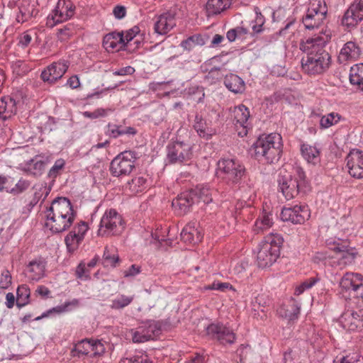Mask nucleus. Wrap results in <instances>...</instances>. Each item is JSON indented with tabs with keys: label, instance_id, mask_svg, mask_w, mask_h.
Masks as SVG:
<instances>
[{
	"label": "nucleus",
	"instance_id": "3",
	"mask_svg": "<svg viewBox=\"0 0 363 363\" xmlns=\"http://www.w3.org/2000/svg\"><path fill=\"white\" fill-rule=\"evenodd\" d=\"M279 191L286 200L295 198L300 192L306 193L308 189V182L303 169L296 167L292 173L281 171L277 179Z\"/></svg>",
	"mask_w": 363,
	"mask_h": 363
},
{
	"label": "nucleus",
	"instance_id": "20",
	"mask_svg": "<svg viewBox=\"0 0 363 363\" xmlns=\"http://www.w3.org/2000/svg\"><path fill=\"white\" fill-rule=\"evenodd\" d=\"M331 250L335 252L333 263L340 268L352 264L357 255L353 249H348L347 246L339 242H334Z\"/></svg>",
	"mask_w": 363,
	"mask_h": 363
},
{
	"label": "nucleus",
	"instance_id": "60",
	"mask_svg": "<svg viewBox=\"0 0 363 363\" xmlns=\"http://www.w3.org/2000/svg\"><path fill=\"white\" fill-rule=\"evenodd\" d=\"M141 272V267L137 264H132L130 267L123 272L124 277H135Z\"/></svg>",
	"mask_w": 363,
	"mask_h": 363
},
{
	"label": "nucleus",
	"instance_id": "49",
	"mask_svg": "<svg viewBox=\"0 0 363 363\" xmlns=\"http://www.w3.org/2000/svg\"><path fill=\"white\" fill-rule=\"evenodd\" d=\"M143 327L147 332L146 335H150V340L157 335L161 328L160 323L155 320H147L143 324Z\"/></svg>",
	"mask_w": 363,
	"mask_h": 363
},
{
	"label": "nucleus",
	"instance_id": "33",
	"mask_svg": "<svg viewBox=\"0 0 363 363\" xmlns=\"http://www.w3.org/2000/svg\"><path fill=\"white\" fill-rule=\"evenodd\" d=\"M103 45L108 50H120L125 46L123 34L121 33H111L106 35L103 40Z\"/></svg>",
	"mask_w": 363,
	"mask_h": 363
},
{
	"label": "nucleus",
	"instance_id": "47",
	"mask_svg": "<svg viewBox=\"0 0 363 363\" xmlns=\"http://www.w3.org/2000/svg\"><path fill=\"white\" fill-rule=\"evenodd\" d=\"M134 299V296L118 294L112 301L111 308L116 310L122 309L130 305Z\"/></svg>",
	"mask_w": 363,
	"mask_h": 363
},
{
	"label": "nucleus",
	"instance_id": "62",
	"mask_svg": "<svg viewBox=\"0 0 363 363\" xmlns=\"http://www.w3.org/2000/svg\"><path fill=\"white\" fill-rule=\"evenodd\" d=\"M65 164V162L63 159L57 160L55 162L54 165L50 169L49 175L50 177H55L58 172L64 167Z\"/></svg>",
	"mask_w": 363,
	"mask_h": 363
},
{
	"label": "nucleus",
	"instance_id": "61",
	"mask_svg": "<svg viewBox=\"0 0 363 363\" xmlns=\"http://www.w3.org/2000/svg\"><path fill=\"white\" fill-rule=\"evenodd\" d=\"M140 29L138 27L135 26L133 28L130 29L125 33V35H123L124 37V44L126 45L128 43L134 40V38L139 33Z\"/></svg>",
	"mask_w": 363,
	"mask_h": 363
},
{
	"label": "nucleus",
	"instance_id": "2",
	"mask_svg": "<svg viewBox=\"0 0 363 363\" xmlns=\"http://www.w3.org/2000/svg\"><path fill=\"white\" fill-rule=\"evenodd\" d=\"M282 147L281 135L272 133L260 135L252 145L250 151L257 160L272 164L279 160Z\"/></svg>",
	"mask_w": 363,
	"mask_h": 363
},
{
	"label": "nucleus",
	"instance_id": "31",
	"mask_svg": "<svg viewBox=\"0 0 363 363\" xmlns=\"http://www.w3.org/2000/svg\"><path fill=\"white\" fill-rule=\"evenodd\" d=\"M196 225V223H190L183 228L181 238L184 242L194 245L201 241L202 235Z\"/></svg>",
	"mask_w": 363,
	"mask_h": 363
},
{
	"label": "nucleus",
	"instance_id": "53",
	"mask_svg": "<svg viewBox=\"0 0 363 363\" xmlns=\"http://www.w3.org/2000/svg\"><path fill=\"white\" fill-rule=\"evenodd\" d=\"M147 332L142 326L139 327L137 330L133 333V341L134 342H145L150 340V335H146Z\"/></svg>",
	"mask_w": 363,
	"mask_h": 363
},
{
	"label": "nucleus",
	"instance_id": "13",
	"mask_svg": "<svg viewBox=\"0 0 363 363\" xmlns=\"http://www.w3.org/2000/svg\"><path fill=\"white\" fill-rule=\"evenodd\" d=\"M342 291L363 301V276L360 274L347 272L340 281Z\"/></svg>",
	"mask_w": 363,
	"mask_h": 363
},
{
	"label": "nucleus",
	"instance_id": "34",
	"mask_svg": "<svg viewBox=\"0 0 363 363\" xmlns=\"http://www.w3.org/2000/svg\"><path fill=\"white\" fill-rule=\"evenodd\" d=\"M362 20L363 15L350 5L342 16V25L347 28H354Z\"/></svg>",
	"mask_w": 363,
	"mask_h": 363
},
{
	"label": "nucleus",
	"instance_id": "64",
	"mask_svg": "<svg viewBox=\"0 0 363 363\" xmlns=\"http://www.w3.org/2000/svg\"><path fill=\"white\" fill-rule=\"evenodd\" d=\"M32 36L28 31L23 33L19 37L18 45L22 48L27 47L31 42Z\"/></svg>",
	"mask_w": 363,
	"mask_h": 363
},
{
	"label": "nucleus",
	"instance_id": "45",
	"mask_svg": "<svg viewBox=\"0 0 363 363\" xmlns=\"http://www.w3.org/2000/svg\"><path fill=\"white\" fill-rule=\"evenodd\" d=\"M16 294V305L18 308L23 307L29 303L30 291L27 285L22 284L19 286Z\"/></svg>",
	"mask_w": 363,
	"mask_h": 363
},
{
	"label": "nucleus",
	"instance_id": "29",
	"mask_svg": "<svg viewBox=\"0 0 363 363\" xmlns=\"http://www.w3.org/2000/svg\"><path fill=\"white\" fill-rule=\"evenodd\" d=\"M301 153L303 159L313 165L318 164L320 161V150L316 145L304 143L301 145Z\"/></svg>",
	"mask_w": 363,
	"mask_h": 363
},
{
	"label": "nucleus",
	"instance_id": "48",
	"mask_svg": "<svg viewBox=\"0 0 363 363\" xmlns=\"http://www.w3.org/2000/svg\"><path fill=\"white\" fill-rule=\"evenodd\" d=\"M318 281H319V279L316 277H310L306 279L300 285L296 287L294 294L297 296L301 295L305 291L311 289Z\"/></svg>",
	"mask_w": 363,
	"mask_h": 363
},
{
	"label": "nucleus",
	"instance_id": "5",
	"mask_svg": "<svg viewBox=\"0 0 363 363\" xmlns=\"http://www.w3.org/2000/svg\"><path fill=\"white\" fill-rule=\"evenodd\" d=\"M186 14V4L182 0H176L167 10L156 18L154 23L155 32L165 35L177 25V21Z\"/></svg>",
	"mask_w": 363,
	"mask_h": 363
},
{
	"label": "nucleus",
	"instance_id": "40",
	"mask_svg": "<svg viewBox=\"0 0 363 363\" xmlns=\"http://www.w3.org/2000/svg\"><path fill=\"white\" fill-rule=\"evenodd\" d=\"M147 188V179L143 176L135 177L126 185V189L133 195L145 191Z\"/></svg>",
	"mask_w": 363,
	"mask_h": 363
},
{
	"label": "nucleus",
	"instance_id": "59",
	"mask_svg": "<svg viewBox=\"0 0 363 363\" xmlns=\"http://www.w3.org/2000/svg\"><path fill=\"white\" fill-rule=\"evenodd\" d=\"M264 18L260 13H257L256 19L252 22V29L255 33H259L262 31Z\"/></svg>",
	"mask_w": 363,
	"mask_h": 363
},
{
	"label": "nucleus",
	"instance_id": "18",
	"mask_svg": "<svg viewBox=\"0 0 363 363\" xmlns=\"http://www.w3.org/2000/svg\"><path fill=\"white\" fill-rule=\"evenodd\" d=\"M284 221L294 224H302L311 216L310 210L306 205H296L293 207H284L280 214Z\"/></svg>",
	"mask_w": 363,
	"mask_h": 363
},
{
	"label": "nucleus",
	"instance_id": "28",
	"mask_svg": "<svg viewBox=\"0 0 363 363\" xmlns=\"http://www.w3.org/2000/svg\"><path fill=\"white\" fill-rule=\"evenodd\" d=\"M18 102L13 96H5L1 97L0 99V117L3 120H6L15 115Z\"/></svg>",
	"mask_w": 363,
	"mask_h": 363
},
{
	"label": "nucleus",
	"instance_id": "7",
	"mask_svg": "<svg viewBox=\"0 0 363 363\" xmlns=\"http://www.w3.org/2000/svg\"><path fill=\"white\" fill-rule=\"evenodd\" d=\"M125 229L122 216L113 208L106 210L99 225L98 235L101 237L121 235Z\"/></svg>",
	"mask_w": 363,
	"mask_h": 363
},
{
	"label": "nucleus",
	"instance_id": "17",
	"mask_svg": "<svg viewBox=\"0 0 363 363\" xmlns=\"http://www.w3.org/2000/svg\"><path fill=\"white\" fill-rule=\"evenodd\" d=\"M206 334L212 339L217 340L220 344H233L236 340V335L233 330L227 325L215 323L208 325L206 328Z\"/></svg>",
	"mask_w": 363,
	"mask_h": 363
},
{
	"label": "nucleus",
	"instance_id": "15",
	"mask_svg": "<svg viewBox=\"0 0 363 363\" xmlns=\"http://www.w3.org/2000/svg\"><path fill=\"white\" fill-rule=\"evenodd\" d=\"M167 158L172 164L187 162L192 157L191 145L184 142L169 143L167 146Z\"/></svg>",
	"mask_w": 363,
	"mask_h": 363
},
{
	"label": "nucleus",
	"instance_id": "22",
	"mask_svg": "<svg viewBox=\"0 0 363 363\" xmlns=\"http://www.w3.org/2000/svg\"><path fill=\"white\" fill-rule=\"evenodd\" d=\"M340 325L347 331L363 330V315H360L353 310L342 313L338 320Z\"/></svg>",
	"mask_w": 363,
	"mask_h": 363
},
{
	"label": "nucleus",
	"instance_id": "51",
	"mask_svg": "<svg viewBox=\"0 0 363 363\" xmlns=\"http://www.w3.org/2000/svg\"><path fill=\"white\" fill-rule=\"evenodd\" d=\"M11 67L13 72L17 75H24L30 70L27 63L22 60L13 62Z\"/></svg>",
	"mask_w": 363,
	"mask_h": 363
},
{
	"label": "nucleus",
	"instance_id": "9",
	"mask_svg": "<svg viewBox=\"0 0 363 363\" xmlns=\"http://www.w3.org/2000/svg\"><path fill=\"white\" fill-rule=\"evenodd\" d=\"M75 6L70 0H59L46 19V26L53 28L69 20L74 14Z\"/></svg>",
	"mask_w": 363,
	"mask_h": 363
},
{
	"label": "nucleus",
	"instance_id": "14",
	"mask_svg": "<svg viewBox=\"0 0 363 363\" xmlns=\"http://www.w3.org/2000/svg\"><path fill=\"white\" fill-rule=\"evenodd\" d=\"M331 38V32L325 30L323 35L314 38H309L300 44V50L303 52L306 56L319 55L323 53H328L325 47Z\"/></svg>",
	"mask_w": 363,
	"mask_h": 363
},
{
	"label": "nucleus",
	"instance_id": "25",
	"mask_svg": "<svg viewBox=\"0 0 363 363\" xmlns=\"http://www.w3.org/2000/svg\"><path fill=\"white\" fill-rule=\"evenodd\" d=\"M193 191H184L173 199L172 206L179 215H184L190 211L191 207L195 203Z\"/></svg>",
	"mask_w": 363,
	"mask_h": 363
},
{
	"label": "nucleus",
	"instance_id": "42",
	"mask_svg": "<svg viewBox=\"0 0 363 363\" xmlns=\"http://www.w3.org/2000/svg\"><path fill=\"white\" fill-rule=\"evenodd\" d=\"M350 82L363 91V63L356 64L350 68Z\"/></svg>",
	"mask_w": 363,
	"mask_h": 363
},
{
	"label": "nucleus",
	"instance_id": "10",
	"mask_svg": "<svg viewBox=\"0 0 363 363\" xmlns=\"http://www.w3.org/2000/svg\"><path fill=\"white\" fill-rule=\"evenodd\" d=\"M137 154L133 151H124L118 155L111 162L110 171L113 176L128 175L135 167Z\"/></svg>",
	"mask_w": 363,
	"mask_h": 363
},
{
	"label": "nucleus",
	"instance_id": "56",
	"mask_svg": "<svg viewBox=\"0 0 363 363\" xmlns=\"http://www.w3.org/2000/svg\"><path fill=\"white\" fill-rule=\"evenodd\" d=\"M105 135L112 138H118L120 137V132L118 130V125L108 123L105 128Z\"/></svg>",
	"mask_w": 363,
	"mask_h": 363
},
{
	"label": "nucleus",
	"instance_id": "35",
	"mask_svg": "<svg viewBox=\"0 0 363 363\" xmlns=\"http://www.w3.org/2000/svg\"><path fill=\"white\" fill-rule=\"evenodd\" d=\"M232 0H208L206 11L208 16L221 13L231 5Z\"/></svg>",
	"mask_w": 363,
	"mask_h": 363
},
{
	"label": "nucleus",
	"instance_id": "46",
	"mask_svg": "<svg viewBox=\"0 0 363 363\" xmlns=\"http://www.w3.org/2000/svg\"><path fill=\"white\" fill-rule=\"evenodd\" d=\"M204 44L205 41L201 35H193L186 40H182L180 43V46L185 50L191 51L196 46H201Z\"/></svg>",
	"mask_w": 363,
	"mask_h": 363
},
{
	"label": "nucleus",
	"instance_id": "32",
	"mask_svg": "<svg viewBox=\"0 0 363 363\" xmlns=\"http://www.w3.org/2000/svg\"><path fill=\"white\" fill-rule=\"evenodd\" d=\"M193 127L198 135L206 140L211 138L216 133L211 124L199 115L195 116Z\"/></svg>",
	"mask_w": 363,
	"mask_h": 363
},
{
	"label": "nucleus",
	"instance_id": "57",
	"mask_svg": "<svg viewBox=\"0 0 363 363\" xmlns=\"http://www.w3.org/2000/svg\"><path fill=\"white\" fill-rule=\"evenodd\" d=\"M223 73L218 67L212 68L206 75V79L211 83H216L217 81L220 80L223 77Z\"/></svg>",
	"mask_w": 363,
	"mask_h": 363
},
{
	"label": "nucleus",
	"instance_id": "36",
	"mask_svg": "<svg viewBox=\"0 0 363 363\" xmlns=\"http://www.w3.org/2000/svg\"><path fill=\"white\" fill-rule=\"evenodd\" d=\"M300 309V304L292 299L290 304L281 306L278 309V313L282 318L294 321L298 318Z\"/></svg>",
	"mask_w": 363,
	"mask_h": 363
},
{
	"label": "nucleus",
	"instance_id": "55",
	"mask_svg": "<svg viewBox=\"0 0 363 363\" xmlns=\"http://www.w3.org/2000/svg\"><path fill=\"white\" fill-rule=\"evenodd\" d=\"M147 357L142 354L130 355L123 357L119 363H147Z\"/></svg>",
	"mask_w": 363,
	"mask_h": 363
},
{
	"label": "nucleus",
	"instance_id": "27",
	"mask_svg": "<svg viewBox=\"0 0 363 363\" xmlns=\"http://www.w3.org/2000/svg\"><path fill=\"white\" fill-rule=\"evenodd\" d=\"M38 13L33 4H30L29 0H21L18 4V11L16 13V21L23 23L30 21Z\"/></svg>",
	"mask_w": 363,
	"mask_h": 363
},
{
	"label": "nucleus",
	"instance_id": "52",
	"mask_svg": "<svg viewBox=\"0 0 363 363\" xmlns=\"http://www.w3.org/2000/svg\"><path fill=\"white\" fill-rule=\"evenodd\" d=\"M147 332L142 326L139 327L137 330L133 333V341L134 342H145L150 340V335H146Z\"/></svg>",
	"mask_w": 363,
	"mask_h": 363
},
{
	"label": "nucleus",
	"instance_id": "50",
	"mask_svg": "<svg viewBox=\"0 0 363 363\" xmlns=\"http://www.w3.org/2000/svg\"><path fill=\"white\" fill-rule=\"evenodd\" d=\"M104 265L105 267H116V264L118 262L119 257L116 254H111L108 247H106L103 255Z\"/></svg>",
	"mask_w": 363,
	"mask_h": 363
},
{
	"label": "nucleus",
	"instance_id": "30",
	"mask_svg": "<svg viewBox=\"0 0 363 363\" xmlns=\"http://www.w3.org/2000/svg\"><path fill=\"white\" fill-rule=\"evenodd\" d=\"M79 305V301L74 298L70 301H66L64 304L53 307L41 315L38 316L35 318V320H39L44 318L53 316L55 315L61 314L70 311L72 308L78 307Z\"/></svg>",
	"mask_w": 363,
	"mask_h": 363
},
{
	"label": "nucleus",
	"instance_id": "38",
	"mask_svg": "<svg viewBox=\"0 0 363 363\" xmlns=\"http://www.w3.org/2000/svg\"><path fill=\"white\" fill-rule=\"evenodd\" d=\"M273 225L272 214L267 212H262L257 218L253 230L256 233H259L271 228Z\"/></svg>",
	"mask_w": 363,
	"mask_h": 363
},
{
	"label": "nucleus",
	"instance_id": "1",
	"mask_svg": "<svg viewBox=\"0 0 363 363\" xmlns=\"http://www.w3.org/2000/svg\"><path fill=\"white\" fill-rule=\"evenodd\" d=\"M75 217L76 212L70 200L66 197H58L45 211V226L52 233H60L71 227Z\"/></svg>",
	"mask_w": 363,
	"mask_h": 363
},
{
	"label": "nucleus",
	"instance_id": "23",
	"mask_svg": "<svg viewBox=\"0 0 363 363\" xmlns=\"http://www.w3.org/2000/svg\"><path fill=\"white\" fill-rule=\"evenodd\" d=\"M361 54L359 44L355 41H348L340 49L337 60L340 64L346 65L357 60Z\"/></svg>",
	"mask_w": 363,
	"mask_h": 363
},
{
	"label": "nucleus",
	"instance_id": "58",
	"mask_svg": "<svg viewBox=\"0 0 363 363\" xmlns=\"http://www.w3.org/2000/svg\"><path fill=\"white\" fill-rule=\"evenodd\" d=\"M76 275L78 279L81 280H88L90 279L89 271L86 269V265L84 262L79 264L76 269Z\"/></svg>",
	"mask_w": 363,
	"mask_h": 363
},
{
	"label": "nucleus",
	"instance_id": "8",
	"mask_svg": "<svg viewBox=\"0 0 363 363\" xmlns=\"http://www.w3.org/2000/svg\"><path fill=\"white\" fill-rule=\"evenodd\" d=\"M328 14V6L324 0H311L302 23L306 29L311 30L319 28Z\"/></svg>",
	"mask_w": 363,
	"mask_h": 363
},
{
	"label": "nucleus",
	"instance_id": "44",
	"mask_svg": "<svg viewBox=\"0 0 363 363\" xmlns=\"http://www.w3.org/2000/svg\"><path fill=\"white\" fill-rule=\"evenodd\" d=\"M342 118V116L335 112H331L323 115L320 119V127L322 129L329 128L330 127L337 124Z\"/></svg>",
	"mask_w": 363,
	"mask_h": 363
},
{
	"label": "nucleus",
	"instance_id": "21",
	"mask_svg": "<svg viewBox=\"0 0 363 363\" xmlns=\"http://www.w3.org/2000/svg\"><path fill=\"white\" fill-rule=\"evenodd\" d=\"M349 174L354 178L363 177V152L358 149L352 150L346 157Z\"/></svg>",
	"mask_w": 363,
	"mask_h": 363
},
{
	"label": "nucleus",
	"instance_id": "39",
	"mask_svg": "<svg viewBox=\"0 0 363 363\" xmlns=\"http://www.w3.org/2000/svg\"><path fill=\"white\" fill-rule=\"evenodd\" d=\"M194 194V199L203 201L204 203H209L213 201V195L216 191L208 186H198L195 189L191 190Z\"/></svg>",
	"mask_w": 363,
	"mask_h": 363
},
{
	"label": "nucleus",
	"instance_id": "16",
	"mask_svg": "<svg viewBox=\"0 0 363 363\" xmlns=\"http://www.w3.org/2000/svg\"><path fill=\"white\" fill-rule=\"evenodd\" d=\"M88 230L89 226L84 221H80L74 225L72 230L65 238V243L68 253L72 255L78 250Z\"/></svg>",
	"mask_w": 363,
	"mask_h": 363
},
{
	"label": "nucleus",
	"instance_id": "26",
	"mask_svg": "<svg viewBox=\"0 0 363 363\" xmlns=\"http://www.w3.org/2000/svg\"><path fill=\"white\" fill-rule=\"evenodd\" d=\"M46 262L41 257L35 258L26 266L24 273L30 281H39L45 275Z\"/></svg>",
	"mask_w": 363,
	"mask_h": 363
},
{
	"label": "nucleus",
	"instance_id": "19",
	"mask_svg": "<svg viewBox=\"0 0 363 363\" xmlns=\"http://www.w3.org/2000/svg\"><path fill=\"white\" fill-rule=\"evenodd\" d=\"M68 67L69 62L67 60L55 62L48 66L41 72V79L44 82H47L50 84H55L58 79L62 77Z\"/></svg>",
	"mask_w": 363,
	"mask_h": 363
},
{
	"label": "nucleus",
	"instance_id": "63",
	"mask_svg": "<svg viewBox=\"0 0 363 363\" xmlns=\"http://www.w3.org/2000/svg\"><path fill=\"white\" fill-rule=\"evenodd\" d=\"M232 286L229 283L226 282H213L209 285L207 289L210 290H218L224 291L228 289H231Z\"/></svg>",
	"mask_w": 363,
	"mask_h": 363
},
{
	"label": "nucleus",
	"instance_id": "11",
	"mask_svg": "<svg viewBox=\"0 0 363 363\" xmlns=\"http://www.w3.org/2000/svg\"><path fill=\"white\" fill-rule=\"evenodd\" d=\"M331 57L329 53L314 56H304L301 59L303 71L308 75H318L324 73L330 67Z\"/></svg>",
	"mask_w": 363,
	"mask_h": 363
},
{
	"label": "nucleus",
	"instance_id": "4",
	"mask_svg": "<svg viewBox=\"0 0 363 363\" xmlns=\"http://www.w3.org/2000/svg\"><path fill=\"white\" fill-rule=\"evenodd\" d=\"M284 239L280 234L269 233L259 242L257 252L259 267L265 268L276 262L280 255Z\"/></svg>",
	"mask_w": 363,
	"mask_h": 363
},
{
	"label": "nucleus",
	"instance_id": "37",
	"mask_svg": "<svg viewBox=\"0 0 363 363\" xmlns=\"http://www.w3.org/2000/svg\"><path fill=\"white\" fill-rule=\"evenodd\" d=\"M224 84L229 91L235 94L242 93L245 89V82L242 79L234 74L225 76Z\"/></svg>",
	"mask_w": 363,
	"mask_h": 363
},
{
	"label": "nucleus",
	"instance_id": "54",
	"mask_svg": "<svg viewBox=\"0 0 363 363\" xmlns=\"http://www.w3.org/2000/svg\"><path fill=\"white\" fill-rule=\"evenodd\" d=\"M11 275L9 271L4 269L1 271L0 274V288L3 289H8L11 285Z\"/></svg>",
	"mask_w": 363,
	"mask_h": 363
},
{
	"label": "nucleus",
	"instance_id": "12",
	"mask_svg": "<svg viewBox=\"0 0 363 363\" xmlns=\"http://www.w3.org/2000/svg\"><path fill=\"white\" fill-rule=\"evenodd\" d=\"M105 350V346L101 340L84 339L74 345L71 355L78 358L84 356L97 357L101 356Z\"/></svg>",
	"mask_w": 363,
	"mask_h": 363
},
{
	"label": "nucleus",
	"instance_id": "6",
	"mask_svg": "<svg viewBox=\"0 0 363 363\" xmlns=\"http://www.w3.org/2000/svg\"><path fill=\"white\" fill-rule=\"evenodd\" d=\"M216 175L228 184H237L245 173L244 165L235 158H222L218 160Z\"/></svg>",
	"mask_w": 363,
	"mask_h": 363
},
{
	"label": "nucleus",
	"instance_id": "24",
	"mask_svg": "<svg viewBox=\"0 0 363 363\" xmlns=\"http://www.w3.org/2000/svg\"><path fill=\"white\" fill-rule=\"evenodd\" d=\"M231 113V118L235 122V125L242 128V130L238 133V135L243 137L247 133V128L249 127V118L250 111L243 104H240L237 106L230 108Z\"/></svg>",
	"mask_w": 363,
	"mask_h": 363
},
{
	"label": "nucleus",
	"instance_id": "43",
	"mask_svg": "<svg viewBox=\"0 0 363 363\" xmlns=\"http://www.w3.org/2000/svg\"><path fill=\"white\" fill-rule=\"evenodd\" d=\"M33 198L30 205L35 206L41 199L44 201L50 192V188L46 184H35L33 188Z\"/></svg>",
	"mask_w": 363,
	"mask_h": 363
},
{
	"label": "nucleus",
	"instance_id": "41",
	"mask_svg": "<svg viewBox=\"0 0 363 363\" xmlns=\"http://www.w3.org/2000/svg\"><path fill=\"white\" fill-rule=\"evenodd\" d=\"M44 167L45 162L35 157L25 163L23 170L28 174L36 177L43 174Z\"/></svg>",
	"mask_w": 363,
	"mask_h": 363
}]
</instances>
